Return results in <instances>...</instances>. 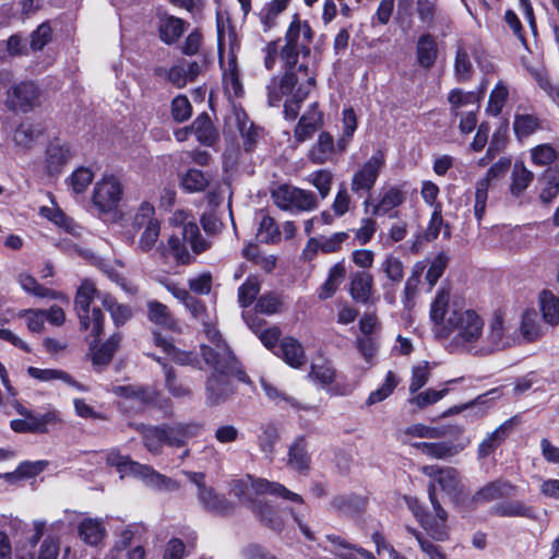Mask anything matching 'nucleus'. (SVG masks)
Segmentation results:
<instances>
[{
	"instance_id": "f257e3e1",
	"label": "nucleus",
	"mask_w": 559,
	"mask_h": 559,
	"mask_svg": "<svg viewBox=\"0 0 559 559\" xmlns=\"http://www.w3.org/2000/svg\"><path fill=\"white\" fill-rule=\"evenodd\" d=\"M429 320L437 338L457 352L477 355L485 319L464 299L440 287L431 300Z\"/></svg>"
},
{
	"instance_id": "f704fd0d",
	"label": "nucleus",
	"mask_w": 559,
	"mask_h": 559,
	"mask_svg": "<svg viewBox=\"0 0 559 559\" xmlns=\"http://www.w3.org/2000/svg\"><path fill=\"white\" fill-rule=\"evenodd\" d=\"M192 131L198 142L206 146L214 145L218 139V133L207 115H201L193 121Z\"/></svg>"
},
{
	"instance_id": "1a4fd4ad",
	"label": "nucleus",
	"mask_w": 559,
	"mask_h": 559,
	"mask_svg": "<svg viewBox=\"0 0 559 559\" xmlns=\"http://www.w3.org/2000/svg\"><path fill=\"white\" fill-rule=\"evenodd\" d=\"M423 473L431 479L428 487V495L435 509L436 516H438L442 522H447L448 514L437 501L436 485H439L441 490L449 495L455 493L459 490L460 485L459 473L452 467L441 468L437 465L424 466Z\"/></svg>"
},
{
	"instance_id": "f8f14e48",
	"label": "nucleus",
	"mask_w": 559,
	"mask_h": 559,
	"mask_svg": "<svg viewBox=\"0 0 559 559\" xmlns=\"http://www.w3.org/2000/svg\"><path fill=\"white\" fill-rule=\"evenodd\" d=\"M272 199L284 211H312L318 205L313 192L287 185L274 189Z\"/></svg>"
},
{
	"instance_id": "5fc2aeb1",
	"label": "nucleus",
	"mask_w": 559,
	"mask_h": 559,
	"mask_svg": "<svg viewBox=\"0 0 559 559\" xmlns=\"http://www.w3.org/2000/svg\"><path fill=\"white\" fill-rule=\"evenodd\" d=\"M140 528L134 525H129L124 527L118 537V540L116 542L115 546L110 551L117 552H130L136 548H140L143 552V558L145 557V550L143 546L141 545H133V540L135 539L136 535L139 534Z\"/></svg>"
},
{
	"instance_id": "bb28decb",
	"label": "nucleus",
	"mask_w": 559,
	"mask_h": 559,
	"mask_svg": "<svg viewBox=\"0 0 559 559\" xmlns=\"http://www.w3.org/2000/svg\"><path fill=\"white\" fill-rule=\"evenodd\" d=\"M276 355L281 356L293 368H300L306 362L304 347L294 337H284L281 341Z\"/></svg>"
},
{
	"instance_id": "5701e85b",
	"label": "nucleus",
	"mask_w": 559,
	"mask_h": 559,
	"mask_svg": "<svg viewBox=\"0 0 559 559\" xmlns=\"http://www.w3.org/2000/svg\"><path fill=\"white\" fill-rule=\"evenodd\" d=\"M305 71V83H300L292 97L284 104V114L286 119L294 120L299 111L300 103L307 97L310 90L314 86V75L309 72L308 67L300 64L299 72Z\"/></svg>"
},
{
	"instance_id": "f3484780",
	"label": "nucleus",
	"mask_w": 559,
	"mask_h": 559,
	"mask_svg": "<svg viewBox=\"0 0 559 559\" xmlns=\"http://www.w3.org/2000/svg\"><path fill=\"white\" fill-rule=\"evenodd\" d=\"M183 474L198 488V498L203 507L212 512L223 513L228 509V502L216 495L212 487H207L204 481V475L195 472H183Z\"/></svg>"
},
{
	"instance_id": "9d476101",
	"label": "nucleus",
	"mask_w": 559,
	"mask_h": 559,
	"mask_svg": "<svg viewBox=\"0 0 559 559\" xmlns=\"http://www.w3.org/2000/svg\"><path fill=\"white\" fill-rule=\"evenodd\" d=\"M133 225L143 229L139 240L138 247L143 252L151 251L157 243L160 234V223L155 217V209L148 202H142L133 218Z\"/></svg>"
},
{
	"instance_id": "13d9d810",
	"label": "nucleus",
	"mask_w": 559,
	"mask_h": 559,
	"mask_svg": "<svg viewBox=\"0 0 559 559\" xmlns=\"http://www.w3.org/2000/svg\"><path fill=\"white\" fill-rule=\"evenodd\" d=\"M449 392L447 386L436 390V389H427L425 391L418 392L408 399V403L411 405H415L416 407L423 409L430 405L438 403L442 400Z\"/></svg>"
},
{
	"instance_id": "bf43d9fd",
	"label": "nucleus",
	"mask_w": 559,
	"mask_h": 559,
	"mask_svg": "<svg viewBox=\"0 0 559 559\" xmlns=\"http://www.w3.org/2000/svg\"><path fill=\"white\" fill-rule=\"evenodd\" d=\"M94 179L93 171L87 167H79L67 179V183L74 194H81L86 191Z\"/></svg>"
},
{
	"instance_id": "c03bdc74",
	"label": "nucleus",
	"mask_w": 559,
	"mask_h": 559,
	"mask_svg": "<svg viewBox=\"0 0 559 559\" xmlns=\"http://www.w3.org/2000/svg\"><path fill=\"white\" fill-rule=\"evenodd\" d=\"M261 386H262L265 395L272 402H274L276 405H280L283 407L290 406L295 409H305V411H309L312 408L310 406L300 405L295 399L281 392L274 384H272L271 382H269L265 379H261Z\"/></svg>"
},
{
	"instance_id": "423d86ee",
	"label": "nucleus",
	"mask_w": 559,
	"mask_h": 559,
	"mask_svg": "<svg viewBox=\"0 0 559 559\" xmlns=\"http://www.w3.org/2000/svg\"><path fill=\"white\" fill-rule=\"evenodd\" d=\"M106 461L117 468L121 477L133 476L158 489L175 490L178 488L176 481L163 476L148 465L132 461L128 455H122L116 449L107 453Z\"/></svg>"
},
{
	"instance_id": "774afa93",
	"label": "nucleus",
	"mask_w": 559,
	"mask_h": 559,
	"mask_svg": "<svg viewBox=\"0 0 559 559\" xmlns=\"http://www.w3.org/2000/svg\"><path fill=\"white\" fill-rule=\"evenodd\" d=\"M381 271L392 283H401L404 277V266L400 258L389 254L381 262Z\"/></svg>"
},
{
	"instance_id": "864d4df0",
	"label": "nucleus",
	"mask_w": 559,
	"mask_h": 559,
	"mask_svg": "<svg viewBox=\"0 0 559 559\" xmlns=\"http://www.w3.org/2000/svg\"><path fill=\"white\" fill-rule=\"evenodd\" d=\"M357 128V116L353 108H345L342 112V135L337 141L341 152L345 151L349 140Z\"/></svg>"
},
{
	"instance_id": "680f3d73",
	"label": "nucleus",
	"mask_w": 559,
	"mask_h": 559,
	"mask_svg": "<svg viewBox=\"0 0 559 559\" xmlns=\"http://www.w3.org/2000/svg\"><path fill=\"white\" fill-rule=\"evenodd\" d=\"M103 306L109 311L117 325L124 324L132 316V311L128 306L116 302L108 294L103 295Z\"/></svg>"
},
{
	"instance_id": "09e8293b",
	"label": "nucleus",
	"mask_w": 559,
	"mask_h": 559,
	"mask_svg": "<svg viewBox=\"0 0 559 559\" xmlns=\"http://www.w3.org/2000/svg\"><path fill=\"white\" fill-rule=\"evenodd\" d=\"M533 181V173L522 163H515L511 175L510 191L513 195H521Z\"/></svg>"
},
{
	"instance_id": "a18cd8bd",
	"label": "nucleus",
	"mask_w": 559,
	"mask_h": 559,
	"mask_svg": "<svg viewBox=\"0 0 559 559\" xmlns=\"http://www.w3.org/2000/svg\"><path fill=\"white\" fill-rule=\"evenodd\" d=\"M473 49L465 45H460L456 50L454 72L459 81H467L473 72V63L471 60Z\"/></svg>"
},
{
	"instance_id": "8fccbe9b",
	"label": "nucleus",
	"mask_w": 559,
	"mask_h": 559,
	"mask_svg": "<svg viewBox=\"0 0 559 559\" xmlns=\"http://www.w3.org/2000/svg\"><path fill=\"white\" fill-rule=\"evenodd\" d=\"M209 177L195 168L188 169L180 177V185L188 192H200L209 186Z\"/></svg>"
},
{
	"instance_id": "6ab92c4d",
	"label": "nucleus",
	"mask_w": 559,
	"mask_h": 559,
	"mask_svg": "<svg viewBox=\"0 0 559 559\" xmlns=\"http://www.w3.org/2000/svg\"><path fill=\"white\" fill-rule=\"evenodd\" d=\"M305 83V71L297 73H285L281 79L273 78L267 85V102L270 106H280L284 96L293 93L296 84Z\"/></svg>"
},
{
	"instance_id": "ddd939ff",
	"label": "nucleus",
	"mask_w": 559,
	"mask_h": 559,
	"mask_svg": "<svg viewBox=\"0 0 559 559\" xmlns=\"http://www.w3.org/2000/svg\"><path fill=\"white\" fill-rule=\"evenodd\" d=\"M123 195V187L115 175H105L96 181L93 190V203L103 213L115 211Z\"/></svg>"
},
{
	"instance_id": "0e129e2a",
	"label": "nucleus",
	"mask_w": 559,
	"mask_h": 559,
	"mask_svg": "<svg viewBox=\"0 0 559 559\" xmlns=\"http://www.w3.org/2000/svg\"><path fill=\"white\" fill-rule=\"evenodd\" d=\"M539 120L530 114H518L514 118L513 129L518 138H526L539 129Z\"/></svg>"
},
{
	"instance_id": "473e14b6",
	"label": "nucleus",
	"mask_w": 559,
	"mask_h": 559,
	"mask_svg": "<svg viewBox=\"0 0 559 559\" xmlns=\"http://www.w3.org/2000/svg\"><path fill=\"white\" fill-rule=\"evenodd\" d=\"M27 373L29 374V377L41 382L60 380L67 383L68 385L75 388L79 391H84V386L82 384L76 382L69 373L59 369H40L36 367H28Z\"/></svg>"
},
{
	"instance_id": "3c124183",
	"label": "nucleus",
	"mask_w": 559,
	"mask_h": 559,
	"mask_svg": "<svg viewBox=\"0 0 559 559\" xmlns=\"http://www.w3.org/2000/svg\"><path fill=\"white\" fill-rule=\"evenodd\" d=\"M39 213L43 217L47 218L51 223H53L56 226L64 229L66 231L70 234L75 233L76 225L74 222L68 217L62 210L57 206H41L39 209Z\"/></svg>"
},
{
	"instance_id": "2eb2a0df",
	"label": "nucleus",
	"mask_w": 559,
	"mask_h": 559,
	"mask_svg": "<svg viewBox=\"0 0 559 559\" xmlns=\"http://www.w3.org/2000/svg\"><path fill=\"white\" fill-rule=\"evenodd\" d=\"M9 109L28 112L39 105V91L33 82H21L9 88L5 98Z\"/></svg>"
},
{
	"instance_id": "4be33fe9",
	"label": "nucleus",
	"mask_w": 559,
	"mask_h": 559,
	"mask_svg": "<svg viewBox=\"0 0 559 559\" xmlns=\"http://www.w3.org/2000/svg\"><path fill=\"white\" fill-rule=\"evenodd\" d=\"M310 374L323 386H329L328 390L332 395H348L355 389V384L340 385L336 383L335 385H332L335 381L336 372L335 369L328 362L322 365H312Z\"/></svg>"
},
{
	"instance_id": "c756f323",
	"label": "nucleus",
	"mask_w": 559,
	"mask_h": 559,
	"mask_svg": "<svg viewBox=\"0 0 559 559\" xmlns=\"http://www.w3.org/2000/svg\"><path fill=\"white\" fill-rule=\"evenodd\" d=\"M513 426V420L509 419L489 433L478 445V456L487 457L506 440Z\"/></svg>"
},
{
	"instance_id": "a19ab883",
	"label": "nucleus",
	"mask_w": 559,
	"mask_h": 559,
	"mask_svg": "<svg viewBox=\"0 0 559 559\" xmlns=\"http://www.w3.org/2000/svg\"><path fill=\"white\" fill-rule=\"evenodd\" d=\"M284 309V295L277 292H269L263 294L255 304V310L266 316L280 313Z\"/></svg>"
},
{
	"instance_id": "58836bf2",
	"label": "nucleus",
	"mask_w": 559,
	"mask_h": 559,
	"mask_svg": "<svg viewBox=\"0 0 559 559\" xmlns=\"http://www.w3.org/2000/svg\"><path fill=\"white\" fill-rule=\"evenodd\" d=\"M438 55L437 43L431 35H421L417 43L418 63L429 69L436 62Z\"/></svg>"
},
{
	"instance_id": "6e6552de",
	"label": "nucleus",
	"mask_w": 559,
	"mask_h": 559,
	"mask_svg": "<svg viewBox=\"0 0 559 559\" xmlns=\"http://www.w3.org/2000/svg\"><path fill=\"white\" fill-rule=\"evenodd\" d=\"M518 336L509 332L504 316L496 311L490 318L487 329H481V336L477 349V356H485L496 350H501L516 344Z\"/></svg>"
},
{
	"instance_id": "052dcab7",
	"label": "nucleus",
	"mask_w": 559,
	"mask_h": 559,
	"mask_svg": "<svg viewBox=\"0 0 559 559\" xmlns=\"http://www.w3.org/2000/svg\"><path fill=\"white\" fill-rule=\"evenodd\" d=\"M235 117L238 124V130L243 138V145L246 151H251L259 136V130L248 120L245 112L236 111Z\"/></svg>"
},
{
	"instance_id": "37998d69",
	"label": "nucleus",
	"mask_w": 559,
	"mask_h": 559,
	"mask_svg": "<svg viewBox=\"0 0 559 559\" xmlns=\"http://www.w3.org/2000/svg\"><path fill=\"white\" fill-rule=\"evenodd\" d=\"M346 275V269L343 262L334 264L330 271L326 281L320 288L319 298H330L338 288Z\"/></svg>"
},
{
	"instance_id": "2f4dec72",
	"label": "nucleus",
	"mask_w": 559,
	"mask_h": 559,
	"mask_svg": "<svg viewBox=\"0 0 559 559\" xmlns=\"http://www.w3.org/2000/svg\"><path fill=\"white\" fill-rule=\"evenodd\" d=\"M93 340V336H91V333L87 336V341L90 343V347L93 350V361L96 365H106L110 361L112 358L115 352L117 350L119 343L121 341V335L119 333L112 334L100 347L96 348V345L99 341V337L97 341L91 345V341Z\"/></svg>"
},
{
	"instance_id": "cd10ccee",
	"label": "nucleus",
	"mask_w": 559,
	"mask_h": 559,
	"mask_svg": "<svg viewBox=\"0 0 559 559\" xmlns=\"http://www.w3.org/2000/svg\"><path fill=\"white\" fill-rule=\"evenodd\" d=\"M373 292V276L371 273L362 271L356 272L350 278V295L357 301L367 304Z\"/></svg>"
},
{
	"instance_id": "aec40b11",
	"label": "nucleus",
	"mask_w": 559,
	"mask_h": 559,
	"mask_svg": "<svg viewBox=\"0 0 559 559\" xmlns=\"http://www.w3.org/2000/svg\"><path fill=\"white\" fill-rule=\"evenodd\" d=\"M405 501L408 509L419 521L420 525L433 539L443 542L448 538L445 522H442L438 516L437 520H431L430 516L425 513L424 508L420 506L418 499L414 497H406Z\"/></svg>"
},
{
	"instance_id": "ea45409f",
	"label": "nucleus",
	"mask_w": 559,
	"mask_h": 559,
	"mask_svg": "<svg viewBox=\"0 0 559 559\" xmlns=\"http://www.w3.org/2000/svg\"><path fill=\"white\" fill-rule=\"evenodd\" d=\"M290 0H272L259 13L263 32H269L276 25L277 17L285 11Z\"/></svg>"
},
{
	"instance_id": "412c9836",
	"label": "nucleus",
	"mask_w": 559,
	"mask_h": 559,
	"mask_svg": "<svg viewBox=\"0 0 559 559\" xmlns=\"http://www.w3.org/2000/svg\"><path fill=\"white\" fill-rule=\"evenodd\" d=\"M70 158L71 150L67 143L58 139L51 141L47 146L45 155L47 173L51 176L58 175Z\"/></svg>"
},
{
	"instance_id": "20e7f679",
	"label": "nucleus",
	"mask_w": 559,
	"mask_h": 559,
	"mask_svg": "<svg viewBox=\"0 0 559 559\" xmlns=\"http://www.w3.org/2000/svg\"><path fill=\"white\" fill-rule=\"evenodd\" d=\"M173 228L168 237V251L181 264L193 261L194 254H200L210 248V242L202 237L194 216L186 210H177L169 217Z\"/></svg>"
},
{
	"instance_id": "69168bd1",
	"label": "nucleus",
	"mask_w": 559,
	"mask_h": 559,
	"mask_svg": "<svg viewBox=\"0 0 559 559\" xmlns=\"http://www.w3.org/2000/svg\"><path fill=\"white\" fill-rule=\"evenodd\" d=\"M258 238L263 242H278L281 240V231L275 221L262 214L258 228Z\"/></svg>"
},
{
	"instance_id": "4d7b16f0",
	"label": "nucleus",
	"mask_w": 559,
	"mask_h": 559,
	"mask_svg": "<svg viewBox=\"0 0 559 559\" xmlns=\"http://www.w3.org/2000/svg\"><path fill=\"white\" fill-rule=\"evenodd\" d=\"M112 392L117 396L134 401L138 405H142L153 400V393L150 390L134 385H117L114 386Z\"/></svg>"
},
{
	"instance_id": "603ef678",
	"label": "nucleus",
	"mask_w": 559,
	"mask_h": 559,
	"mask_svg": "<svg viewBox=\"0 0 559 559\" xmlns=\"http://www.w3.org/2000/svg\"><path fill=\"white\" fill-rule=\"evenodd\" d=\"M399 384V378L393 371H388L384 382L372 391L366 400V405L371 406L388 399Z\"/></svg>"
},
{
	"instance_id": "a878e982",
	"label": "nucleus",
	"mask_w": 559,
	"mask_h": 559,
	"mask_svg": "<svg viewBox=\"0 0 559 559\" xmlns=\"http://www.w3.org/2000/svg\"><path fill=\"white\" fill-rule=\"evenodd\" d=\"M514 487L507 480H495L488 483L475 492L472 500L474 503H487L493 500L511 496Z\"/></svg>"
},
{
	"instance_id": "dca6fc26",
	"label": "nucleus",
	"mask_w": 559,
	"mask_h": 559,
	"mask_svg": "<svg viewBox=\"0 0 559 559\" xmlns=\"http://www.w3.org/2000/svg\"><path fill=\"white\" fill-rule=\"evenodd\" d=\"M385 158L382 152L373 154L353 176L350 188L354 193L370 191L384 166Z\"/></svg>"
},
{
	"instance_id": "7c9ffc66",
	"label": "nucleus",
	"mask_w": 559,
	"mask_h": 559,
	"mask_svg": "<svg viewBox=\"0 0 559 559\" xmlns=\"http://www.w3.org/2000/svg\"><path fill=\"white\" fill-rule=\"evenodd\" d=\"M539 310L543 320L556 326L559 324V296L555 295L551 290H543L538 297Z\"/></svg>"
},
{
	"instance_id": "393cba45",
	"label": "nucleus",
	"mask_w": 559,
	"mask_h": 559,
	"mask_svg": "<svg viewBox=\"0 0 559 559\" xmlns=\"http://www.w3.org/2000/svg\"><path fill=\"white\" fill-rule=\"evenodd\" d=\"M79 537L90 546H97L106 537V526L102 519L84 518L78 525Z\"/></svg>"
},
{
	"instance_id": "6e6d98bb",
	"label": "nucleus",
	"mask_w": 559,
	"mask_h": 559,
	"mask_svg": "<svg viewBox=\"0 0 559 559\" xmlns=\"http://www.w3.org/2000/svg\"><path fill=\"white\" fill-rule=\"evenodd\" d=\"M223 82L225 91L229 95L239 97L242 95V84L239 80L238 68L234 58L228 61L227 68L223 72Z\"/></svg>"
},
{
	"instance_id": "79ce46f5",
	"label": "nucleus",
	"mask_w": 559,
	"mask_h": 559,
	"mask_svg": "<svg viewBox=\"0 0 559 559\" xmlns=\"http://www.w3.org/2000/svg\"><path fill=\"white\" fill-rule=\"evenodd\" d=\"M186 23L176 16H166L159 24V37L166 44H173L185 32Z\"/></svg>"
},
{
	"instance_id": "39448f33",
	"label": "nucleus",
	"mask_w": 559,
	"mask_h": 559,
	"mask_svg": "<svg viewBox=\"0 0 559 559\" xmlns=\"http://www.w3.org/2000/svg\"><path fill=\"white\" fill-rule=\"evenodd\" d=\"M96 297L103 300V295H99L95 284L90 280H85L78 288L74 300L81 330L91 331V336H93L91 345L102 335L104 328V314L100 309L96 307L91 308Z\"/></svg>"
},
{
	"instance_id": "338daca9",
	"label": "nucleus",
	"mask_w": 559,
	"mask_h": 559,
	"mask_svg": "<svg viewBox=\"0 0 559 559\" xmlns=\"http://www.w3.org/2000/svg\"><path fill=\"white\" fill-rule=\"evenodd\" d=\"M429 378L430 366L428 361L423 360L414 365L412 368V378L408 388L409 392L412 394L418 392L423 386L426 385V383L429 381Z\"/></svg>"
},
{
	"instance_id": "e433bc0d",
	"label": "nucleus",
	"mask_w": 559,
	"mask_h": 559,
	"mask_svg": "<svg viewBox=\"0 0 559 559\" xmlns=\"http://www.w3.org/2000/svg\"><path fill=\"white\" fill-rule=\"evenodd\" d=\"M347 238L348 234L345 231L335 233L331 237L322 239L320 242L314 238H310L302 254L308 258L309 252H316L318 247L326 253L335 252L341 248V245L347 240Z\"/></svg>"
},
{
	"instance_id": "b1692460",
	"label": "nucleus",
	"mask_w": 559,
	"mask_h": 559,
	"mask_svg": "<svg viewBox=\"0 0 559 559\" xmlns=\"http://www.w3.org/2000/svg\"><path fill=\"white\" fill-rule=\"evenodd\" d=\"M451 114L457 117L464 110H478L480 94L477 92H464L461 88H454L448 94Z\"/></svg>"
},
{
	"instance_id": "49530a36",
	"label": "nucleus",
	"mask_w": 559,
	"mask_h": 559,
	"mask_svg": "<svg viewBox=\"0 0 559 559\" xmlns=\"http://www.w3.org/2000/svg\"><path fill=\"white\" fill-rule=\"evenodd\" d=\"M154 341L155 344L164 350L167 357L176 364L192 365L197 361V357L192 353L176 348L171 342L163 338L160 335H155Z\"/></svg>"
},
{
	"instance_id": "c9c22d12",
	"label": "nucleus",
	"mask_w": 559,
	"mask_h": 559,
	"mask_svg": "<svg viewBox=\"0 0 559 559\" xmlns=\"http://www.w3.org/2000/svg\"><path fill=\"white\" fill-rule=\"evenodd\" d=\"M520 333L528 342L538 340L543 334L538 314L534 309H526L522 313Z\"/></svg>"
},
{
	"instance_id": "e2e57ef3",
	"label": "nucleus",
	"mask_w": 559,
	"mask_h": 559,
	"mask_svg": "<svg viewBox=\"0 0 559 559\" xmlns=\"http://www.w3.org/2000/svg\"><path fill=\"white\" fill-rule=\"evenodd\" d=\"M183 305L195 319L200 320L203 323V332L205 335L207 328H213L217 330L214 325V319L206 312L205 306L201 300L189 295L188 298L183 301Z\"/></svg>"
},
{
	"instance_id": "a211bd4d",
	"label": "nucleus",
	"mask_w": 559,
	"mask_h": 559,
	"mask_svg": "<svg viewBox=\"0 0 559 559\" xmlns=\"http://www.w3.org/2000/svg\"><path fill=\"white\" fill-rule=\"evenodd\" d=\"M469 444V439L461 438L456 441L415 442L413 447L431 459L445 460L459 454Z\"/></svg>"
},
{
	"instance_id": "de8ad7c7",
	"label": "nucleus",
	"mask_w": 559,
	"mask_h": 559,
	"mask_svg": "<svg viewBox=\"0 0 559 559\" xmlns=\"http://www.w3.org/2000/svg\"><path fill=\"white\" fill-rule=\"evenodd\" d=\"M17 411L23 418L11 420L10 427L13 431L17 433H43V429L36 419V413L24 407H20Z\"/></svg>"
},
{
	"instance_id": "c85d7f7f",
	"label": "nucleus",
	"mask_w": 559,
	"mask_h": 559,
	"mask_svg": "<svg viewBox=\"0 0 559 559\" xmlns=\"http://www.w3.org/2000/svg\"><path fill=\"white\" fill-rule=\"evenodd\" d=\"M313 37L312 29L308 22H301L297 15L294 16L286 33V41L300 47L301 51L309 52V44Z\"/></svg>"
},
{
	"instance_id": "f03ea898",
	"label": "nucleus",
	"mask_w": 559,
	"mask_h": 559,
	"mask_svg": "<svg viewBox=\"0 0 559 559\" xmlns=\"http://www.w3.org/2000/svg\"><path fill=\"white\" fill-rule=\"evenodd\" d=\"M206 340L207 343L201 345V354L205 364L213 369L206 381V393L212 403H218L233 392L231 377L246 381L247 376L218 330L207 328Z\"/></svg>"
},
{
	"instance_id": "4468645a",
	"label": "nucleus",
	"mask_w": 559,
	"mask_h": 559,
	"mask_svg": "<svg viewBox=\"0 0 559 559\" xmlns=\"http://www.w3.org/2000/svg\"><path fill=\"white\" fill-rule=\"evenodd\" d=\"M406 200L405 191L397 187L391 186L382 189L378 199L368 198L364 202L366 213L370 212L373 216H388L390 218L397 216L396 209Z\"/></svg>"
},
{
	"instance_id": "4c0bfd02",
	"label": "nucleus",
	"mask_w": 559,
	"mask_h": 559,
	"mask_svg": "<svg viewBox=\"0 0 559 559\" xmlns=\"http://www.w3.org/2000/svg\"><path fill=\"white\" fill-rule=\"evenodd\" d=\"M288 465L298 472H306L309 469L310 456L304 438H298L290 445L288 451Z\"/></svg>"
},
{
	"instance_id": "7ed1b4c3",
	"label": "nucleus",
	"mask_w": 559,
	"mask_h": 559,
	"mask_svg": "<svg viewBox=\"0 0 559 559\" xmlns=\"http://www.w3.org/2000/svg\"><path fill=\"white\" fill-rule=\"evenodd\" d=\"M231 492L272 528H280L282 525L280 511L269 501L261 499V496L270 495L293 503H304V498L299 493L289 490L284 485L252 475H246L234 480Z\"/></svg>"
},
{
	"instance_id": "0eeeda50",
	"label": "nucleus",
	"mask_w": 559,
	"mask_h": 559,
	"mask_svg": "<svg viewBox=\"0 0 559 559\" xmlns=\"http://www.w3.org/2000/svg\"><path fill=\"white\" fill-rule=\"evenodd\" d=\"M201 426L197 424H176L174 426L148 427L143 438L151 453H158L164 443L171 447H182L189 439L198 436Z\"/></svg>"
},
{
	"instance_id": "9b49d317",
	"label": "nucleus",
	"mask_w": 559,
	"mask_h": 559,
	"mask_svg": "<svg viewBox=\"0 0 559 559\" xmlns=\"http://www.w3.org/2000/svg\"><path fill=\"white\" fill-rule=\"evenodd\" d=\"M510 166L511 159L501 157L487 170L485 177L476 182L474 214L478 222L481 221L485 214L489 189L493 188L506 176Z\"/></svg>"
},
{
	"instance_id": "72a5a7b5",
	"label": "nucleus",
	"mask_w": 559,
	"mask_h": 559,
	"mask_svg": "<svg viewBox=\"0 0 559 559\" xmlns=\"http://www.w3.org/2000/svg\"><path fill=\"white\" fill-rule=\"evenodd\" d=\"M334 153V140L328 132H321L317 143L310 148L308 157L314 164H324Z\"/></svg>"
}]
</instances>
